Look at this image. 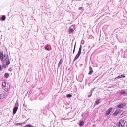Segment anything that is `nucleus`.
Masks as SVG:
<instances>
[{"mask_svg": "<svg viewBox=\"0 0 127 127\" xmlns=\"http://www.w3.org/2000/svg\"><path fill=\"white\" fill-rule=\"evenodd\" d=\"M67 98H72V95L71 94H67L66 95Z\"/></svg>", "mask_w": 127, "mask_h": 127, "instance_id": "nucleus-16", "label": "nucleus"}, {"mask_svg": "<svg viewBox=\"0 0 127 127\" xmlns=\"http://www.w3.org/2000/svg\"><path fill=\"white\" fill-rule=\"evenodd\" d=\"M5 78H8L9 77V74L8 73H5L4 75Z\"/></svg>", "mask_w": 127, "mask_h": 127, "instance_id": "nucleus-12", "label": "nucleus"}, {"mask_svg": "<svg viewBox=\"0 0 127 127\" xmlns=\"http://www.w3.org/2000/svg\"><path fill=\"white\" fill-rule=\"evenodd\" d=\"M6 64H3L2 66V68H4L5 69V68H6Z\"/></svg>", "mask_w": 127, "mask_h": 127, "instance_id": "nucleus-19", "label": "nucleus"}, {"mask_svg": "<svg viewBox=\"0 0 127 127\" xmlns=\"http://www.w3.org/2000/svg\"><path fill=\"white\" fill-rule=\"evenodd\" d=\"M69 30L71 33H73V32H74V29L73 28H70Z\"/></svg>", "mask_w": 127, "mask_h": 127, "instance_id": "nucleus-17", "label": "nucleus"}, {"mask_svg": "<svg viewBox=\"0 0 127 127\" xmlns=\"http://www.w3.org/2000/svg\"><path fill=\"white\" fill-rule=\"evenodd\" d=\"M92 94H93V92H91V93L90 94V95H88V98H90V97H91V96H92Z\"/></svg>", "mask_w": 127, "mask_h": 127, "instance_id": "nucleus-23", "label": "nucleus"}, {"mask_svg": "<svg viewBox=\"0 0 127 127\" xmlns=\"http://www.w3.org/2000/svg\"><path fill=\"white\" fill-rule=\"evenodd\" d=\"M121 78H122V77H121V75H119L117 77V79H121Z\"/></svg>", "mask_w": 127, "mask_h": 127, "instance_id": "nucleus-25", "label": "nucleus"}, {"mask_svg": "<svg viewBox=\"0 0 127 127\" xmlns=\"http://www.w3.org/2000/svg\"><path fill=\"white\" fill-rule=\"evenodd\" d=\"M1 99V95L0 94V100Z\"/></svg>", "mask_w": 127, "mask_h": 127, "instance_id": "nucleus-27", "label": "nucleus"}, {"mask_svg": "<svg viewBox=\"0 0 127 127\" xmlns=\"http://www.w3.org/2000/svg\"><path fill=\"white\" fill-rule=\"evenodd\" d=\"M84 121H81L79 123V126H81V127H83L84 126Z\"/></svg>", "mask_w": 127, "mask_h": 127, "instance_id": "nucleus-10", "label": "nucleus"}, {"mask_svg": "<svg viewBox=\"0 0 127 127\" xmlns=\"http://www.w3.org/2000/svg\"><path fill=\"white\" fill-rule=\"evenodd\" d=\"M0 58L1 61H2V64H4L6 63V64L8 66L9 64H10V61H9V59H8V56L4 53L3 51H1L0 53Z\"/></svg>", "mask_w": 127, "mask_h": 127, "instance_id": "nucleus-1", "label": "nucleus"}, {"mask_svg": "<svg viewBox=\"0 0 127 127\" xmlns=\"http://www.w3.org/2000/svg\"><path fill=\"white\" fill-rule=\"evenodd\" d=\"M76 50V44H75L74 47V50H73V54L75 53V50Z\"/></svg>", "mask_w": 127, "mask_h": 127, "instance_id": "nucleus-18", "label": "nucleus"}, {"mask_svg": "<svg viewBox=\"0 0 127 127\" xmlns=\"http://www.w3.org/2000/svg\"><path fill=\"white\" fill-rule=\"evenodd\" d=\"M82 8H83L82 7H80L78 8L79 10H81V9H82Z\"/></svg>", "mask_w": 127, "mask_h": 127, "instance_id": "nucleus-26", "label": "nucleus"}, {"mask_svg": "<svg viewBox=\"0 0 127 127\" xmlns=\"http://www.w3.org/2000/svg\"><path fill=\"white\" fill-rule=\"evenodd\" d=\"M96 105H99L100 104V100L97 99L96 101Z\"/></svg>", "mask_w": 127, "mask_h": 127, "instance_id": "nucleus-15", "label": "nucleus"}, {"mask_svg": "<svg viewBox=\"0 0 127 127\" xmlns=\"http://www.w3.org/2000/svg\"><path fill=\"white\" fill-rule=\"evenodd\" d=\"M121 112V110L118 109L116 110L115 112L113 114V116H117V115H119Z\"/></svg>", "mask_w": 127, "mask_h": 127, "instance_id": "nucleus-5", "label": "nucleus"}, {"mask_svg": "<svg viewBox=\"0 0 127 127\" xmlns=\"http://www.w3.org/2000/svg\"><path fill=\"white\" fill-rule=\"evenodd\" d=\"M25 127H33V126L30 124L26 125L25 126Z\"/></svg>", "mask_w": 127, "mask_h": 127, "instance_id": "nucleus-13", "label": "nucleus"}, {"mask_svg": "<svg viewBox=\"0 0 127 127\" xmlns=\"http://www.w3.org/2000/svg\"><path fill=\"white\" fill-rule=\"evenodd\" d=\"M62 61H63L62 59H61L58 63V68H59V67H60V65H61L62 64Z\"/></svg>", "mask_w": 127, "mask_h": 127, "instance_id": "nucleus-9", "label": "nucleus"}, {"mask_svg": "<svg viewBox=\"0 0 127 127\" xmlns=\"http://www.w3.org/2000/svg\"><path fill=\"white\" fill-rule=\"evenodd\" d=\"M112 112H113V108L111 107L106 111L105 115L106 116H109V115H110Z\"/></svg>", "mask_w": 127, "mask_h": 127, "instance_id": "nucleus-3", "label": "nucleus"}, {"mask_svg": "<svg viewBox=\"0 0 127 127\" xmlns=\"http://www.w3.org/2000/svg\"><path fill=\"white\" fill-rule=\"evenodd\" d=\"M2 66H1V65L0 64V72H1V71H2Z\"/></svg>", "mask_w": 127, "mask_h": 127, "instance_id": "nucleus-21", "label": "nucleus"}, {"mask_svg": "<svg viewBox=\"0 0 127 127\" xmlns=\"http://www.w3.org/2000/svg\"><path fill=\"white\" fill-rule=\"evenodd\" d=\"M121 94L125 95V94H126V92H125V91H122Z\"/></svg>", "mask_w": 127, "mask_h": 127, "instance_id": "nucleus-24", "label": "nucleus"}, {"mask_svg": "<svg viewBox=\"0 0 127 127\" xmlns=\"http://www.w3.org/2000/svg\"><path fill=\"white\" fill-rule=\"evenodd\" d=\"M2 85L3 87H6V82H3Z\"/></svg>", "mask_w": 127, "mask_h": 127, "instance_id": "nucleus-14", "label": "nucleus"}, {"mask_svg": "<svg viewBox=\"0 0 127 127\" xmlns=\"http://www.w3.org/2000/svg\"><path fill=\"white\" fill-rule=\"evenodd\" d=\"M120 77H121V78H125L126 77V76H125L124 74H122V75H120Z\"/></svg>", "mask_w": 127, "mask_h": 127, "instance_id": "nucleus-22", "label": "nucleus"}, {"mask_svg": "<svg viewBox=\"0 0 127 127\" xmlns=\"http://www.w3.org/2000/svg\"><path fill=\"white\" fill-rule=\"evenodd\" d=\"M17 110H18V107H15L14 108L13 110V115L16 114V112H17Z\"/></svg>", "mask_w": 127, "mask_h": 127, "instance_id": "nucleus-8", "label": "nucleus"}, {"mask_svg": "<svg viewBox=\"0 0 127 127\" xmlns=\"http://www.w3.org/2000/svg\"><path fill=\"white\" fill-rule=\"evenodd\" d=\"M94 73V70H93V68L92 67H89V72L88 73V75H92Z\"/></svg>", "mask_w": 127, "mask_h": 127, "instance_id": "nucleus-6", "label": "nucleus"}, {"mask_svg": "<svg viewBox=\"0 0 127 127\" xmlns=\"http://www.w3.org/2000/svg\"><path fill=\"white\" fill-rule=\"evenodd\" d=\"M125 107H126L125 103H120L118 105L117 108H119V109H121L122 108H125Z\"/></svg>", "mask_w": 127, "mask_h": 127, "instance_id": "nucleus-4", "label": "nucleus"}, {"mask_svg": "<svg viewBox=\"0 0 127 127\" xmlns=\"http://www.w3.org/2000/svg\"><path fill=\"white\" fill-rule=\"evenodd\" d=\"M45 49L47 50V47H46V48H45Z\"/></svg>", "mask_w": 127, "mask_h": 127, "instance_id": "nucleus-28", "label": "nucleus"}, {"mask_svg": "<svg viewBox=\"0 0 127 127\" xmlns=\"http://www.w3.org/2000/svg\"><path fill=\"white\" fill-rule=\"evenodd\" d=\"M6 19V17L5 15H3L1 17V20L4 21Z\"/></svg>", "mask_w": 127, "mask_h": 127, "instance_id": "nucleus-11", "label": "nucleus"}, {"mask_svg": "<svg viewBox=\"0 0 127 127\" xmlns=\"http://www.w3.org/2000/svg\"><path fill=\"white\" fill-rule=\"evenodd\" d=\"M81 52H82V46L80 45L79 47V49L78 51V53L74 58V61H76V60L79 57H80V56L81 55Z\"/></svg>", "mask_w": 127, "mask_h": 127, "instance_id": "nucleus-2", "label": "nucleus"}, {"mask_svg": "<svg viewBox=\"0 0 127 127\" xmlns=\"http://www.w3.org/2000/svg\"><path fill=\"white\" fill-rule=\"evenodd\" d=\"M22 124L21 123H16V126H21Z\"/></svg>", "mask_w": 127, "mask_h": 127, "instance_id": "nucleus-20", "label": "nucleus"}, {"mask_svg": "<svg viewBox=\"0 0 127 127\" xmlns=\"http://www.w3.org/2000/svg\"><path fill=\"white\" fill-rule=\"evenodd\" d=\"M119 123L122 127H124L125 126V121L123 119L120 120Z\"/></svg>", "mask_w": 127, "mask_h": 127, "instance_id": "nucleus-7", "label": "nucleus"}]
</instances>
